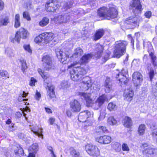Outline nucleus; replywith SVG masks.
Wrapping results in <instances>:
<instances>
[{
	"label": "nucleus",
	"mask_w": 157,
	"mask_h": 157,
	"mask_svg": "<svg viewBox=\"0 0 157 157\" xmlns=\"http://www.w3.org/2000/svg\"><path fill=\"white\" fill-rule=\"evenodd\" d=\"M75 63H74L68 66L69 68L74 67L70 72L71 78L74 81L80 82L83 86L88 89L92 85L90 78L89 77H83V75L86 73V71L80 66H76L77 64Z\"/></svg>",
	"instance_id": "f257e3e1"
},
{
	"label": "nucleus",
	"mask_w": 157,
	"mask_h": 157,
	"mask_svg": "<svg viewBox=\"0 0 157 157\" xmlns=\"http://www.w3.org/2000/svg\"><path fill=\"white\" fill-rule=\"evenodd\" d=\"M98 14L99 17L110 20L116 17L117 12L114 6L110 7L109 9L103 7L98 10Z\"/></svg>",
	"instance_id": "f03ea898"
},
{
	"label": "nucleus",
	"mask_w": 157,
	"mask_h": 157,
	"mask_svg": "<svg viewBox=\"0 0 157 157\" xmlns=\"http://www.w3.org/2000/svg\"><path fill=\"white\" fill-rule=\"evenodd\" d=\"M128 44V43L126 41L119 40L116 41L114 44V57L119 58L124 54L126 52V47Z\"/></svg>",
	"instance_id": "7ed1b4c3"
},
{
	"label": "nucleus",
	"mask_w": 157,
	"mask_h": 157,
	"mask_svg": "<svg viewBox=\"0 0 157 157\" xmlns=\"http://www.w3.org/2000/svg\"><path fill=\"white\" fill-rule=\"evenodd\" d=\"M141 148L143 149L142 152L144 157H151L157 152V149L153 146L146 143L143 144Z\"/></svg>",
	"instance_id": "20e7f679"
},
{
	"label": "nucleus",
	"mask_w": 157,
	"mask_h": 157,
	"mask_svg": "<svg viewBox=\"0 0 157 157\" xmlns=\"http://www.w3.org/2000/svg\"><path fill=\"white\" fill-rule=\"evenodd\" d=\"M143 45L144 48H146L149 53V56L151 59V62L154 67L156 66L157 62L156 56L152 52L153 48L150 42L147 41H144Z\"/></svg>",
	"instance_id": "39448f33"
},
{
	"label": "nucleus",
	"mask_w": 157,
	"mask_h": 157,
	"mask_svg": "<svg viewBox=\"0 0 157 157\" xmlns=\"http://www.w3.org/2000/svg\"><path fill=\"white\" fill-rule=\"evenodd\" d=\"M28 34V31L26 30L23 28H21L19 31L17 32L14 38H10L11 41L13 43H14L15 41H16L18 43H19L21 38L25 39L27 37Z\"/></svg>",
	"instance_id": "423d86ee"
},
{
	"label": "nucleus",
	"mask_w": 157,
	"mask_h": 157,
	"mask_svg": "<svg viewBox=\"0 0 157 157\" xmlns=\"http://www.w3.org/2000/svg\"><path fill=\"white\" fill-rule=\"evenodd\" d=\"M86 150L87 153L90 156L97 157L100 155L99 150L98 147L91 144H88L85 146Z\"/></svg>",
	"instance_id": "0eeeda50"
},
{
	"label": "nucleus",
	"mask_w": 157,
	"mask_h": 157,
	"mask_svg": "<svg viewBox=\"0 0 157 157\" xmlns=\"http://www.w3.org/2000/svg\"><path fill=\"white\" fill-rule=\"evenodd\" d=\"M130 6L132 7V12L135 15L140 13L143 10L140 0H133L131 2Z\"/></svg>",
	"instance_id": "6e6552de"
},
{
	"label": "nucleus",
	"mask_w": 157,
	"mask_h": 157,
	"mask_svg": "<svg viewBox=\"0 0 157 157\" xmlns=\"http://www.w3.org/2000/svg\"><path fill=\"white\" fill-rule=\"evenodd\" d=\"M60 3L55 0H49L46 4V10L48 11H54L59 7Z\"/></svg>",
	"instance_id": "1a4fd4ad"
},
{
	"label": "nucleus",
	"mask_w": 157,
	"mask_h": 157,
	"mask_svg": "<svg viewBox=\"0 0 157 157\" xmlns=\"http://www.w3.org/2000/svg\"><path fill=\"white\" fill-rule=\"evenodd\" d=\"M43 66L44 69L48 71L53 67L52 59L48 55H45L43 56L42 60Z\"/></svg>",
	"instance_id": "9d476101"
},
{
	"label": "nucleus",
	"mask_w": 157,
	"mask_h": 157,
	"mask_svg": "<svg viewBox=\"0 0 157 157\" xmlns=\"http://www.w3.org/2000/svg\"><path fill=\"white\" fill-rule=\"evenodd\" d=\"M127 73V70L126 69L123 68L121 72L117 75L116 78L122 84H126L128 80L126 76Z\"/></svg>",
	"instance_id": "9b49d317"
},
{
	"label": "nucleus",
	"mask_w": 157,
	"mask_h": 157,
	"mask_svg": "<svg viewBox=\"0 0 157 157\" xmlns=\"http://www.w3.org/2000/svg\"><path fill=\"white\" fill-rule=\"evenodd\" d=\"M71 111L74 113L79 112L81 109L80 103L77 100H74L71 101L70 103Z\"/></svg>",
	"instance_id": "f8f14e48"
},
{
	"label": "nucleus",
	"mask_w": 157,
	"mask_h": 157,
	"mask_svg": "<svg viewBox=\"0 0 157 157\" xmlns=\"http://www.w3.org/2000/svg\"><path fill=\"white\" fill-rule=\"evenodd\" d=\"M91 116L90 112L88 110L85 111L80 112L78 116V119L79 121L85 122L86 123L88 120H86L90 118Z\"/></svg>",
	"instance_id": "ddd939ff"
},
{
	"label": "nucleus",
	"mask_w": 157,
	"mask_h": 157,
	"mask_svg": "<svg viewBox=\"0 0 157 157\" xmlns=\"http://www.w3.org/2000/svg\"><path fill=\"white\" fill-rule=\"evenodd\" d=\"M56 56L58 59H61L60 61L62 63H63L69 57V54L68 52L63 53L59 49L56 50Z\"/></svg>",
	"instance_id": "4468645a"
},
{
	"label": "nucleus",
	"mask_w": 157,
	"mask_h": 157,
	"mask_svg": "<svg viewBox=\"0 0 157 157\" xmlns=\"http://www.w3.org/2000/svg\"><path fill=\"white\" fill-rule=\"evenodd\" d=\"M132 80L135 85L136 86L139 85L142 81V76L140 73L136 72L132 75Z\"/></svg>",
	"instance_id": "2eb2a0df"
},
{
	"label": "nucleus",
	"mask_w": 157,
	"mask_h": 157,
	"mask_svg": "<svg viewBox=\"0 0 157 157\" xmlns=\"http://www.w3.org/2000/svg\"><path fill=\"white\" fill-rule=\"evenodd\" d=\"M71 14L70 13H66L58 16L57 17L58 22L60 23H67L70 20Z\"/></svg>",
	"instance_id": "dca6fc26"
},
{
	"label": "nucleus",
	"mask_w": 157,
	"mask_h": 157,
	"mask_svg": "<svg viewBox=\"0 0 157 157\" xmlns=\"http://www.w3.org/2000/svg\"><path fill=\"white\" fill-rule=\"evenodd\" d=\"M96 140L97 141L101 144H108L111 142V138L109 136L105 135L97 137Z\"/></svg>",
	"instance_id": "f3484780"
},
{
	"label": "nucleus",
	"mask_w": 157,
	"mask_h": 157,
	"mask_svg": "<svg viewBox=\"0 0 157 157\" xmlns=\"http://www.w3.org/2000/svg\"><path fill=\"white\" fill-rule=\"evenodd\" d=\"M55 88L53 85H48L46 88L47 91V95L48 96V98L50 99L55 97Z\"/></svg>",
	"instance_id": "a211bd4d"
},
{
	"label": "nucleus",
	"mask_w": 157,
	"mask_h": 157,
	"mask_svg": "<svg viewBox=\"0 0 157 157\" xmlns=\"http://www.w3.org/2000/svg\"><path fill=\"white\" fill-rule=\"evenodd\" d=\"M93 56V55L92 53L85 54L80 60L81 64H85L88 63Z\"/></svg>",
	"instance_id": "6ab92c4d"
},
{
	"label": "nucleus",
	"mask_w": 157,
	"mask_h": 157,
	"mask_svg": "<svg viewBox=\"0 0 157 157\" xmlns=\"http://www.w3.org/2000/svg\"><path fill=\"white\" fill-rule=\"evenodd\" d=\"M133 95V93L132 89H126L124 92V99L129 101H131Z\"/></svg>",
	"instance_id": "aec40b11"
},
{
	"label": "nucleus",
	"mask_w": 157,
	"mask_h": 157,
	"mask_svg": "<svg viewBox=\"0 0 157 157\" xmlns=\"http://www.w3.org/2000/svg\"><path fill=\"white\" fill-rule=\"evenodd\" d=\"M105 91L106 93H109L112 89V82L110 78H107L104 84Z\"/></svg>",
	"instance_id": "412c9836"
},
{
	"label": "nucleus",
	"mask_w": 157,
	"mask_h": 157,
	"mask_svg": "<svg viewBox=\"0 0 157 157\" xmlns=\"http://www.w3.org/2000/svg\"><path fill=\"white\" fill-rule=\"evenodd\" d=\"M107 100L108 98L106 95L105 94H103L99 96L97 99L96 101V104H97L98 107H100L104 103L105 101Z\"/></svg>",
	"instance_id": "4be33fe9"
},
{
	"label": "nucleus",
	"mask_w": 157,
	"mask_h": 157,
	"mask_svg": "<svg viewBox=\"0 0 157 157\" xmlns=\"http://www.w3.org/2000/svg\"><path fill=\"white\" fill-rule=\"evenodd\" d=\"M54 35L52 33H49L46 36L44 35V43L49 42L52 41V42H55L56 41V38L54 36Z\"/></svg>",
	"instance_id": "5701e85b"
},
{
	"label": "nucleus",
	"mask_w": 157,
	"mask_h": 157,
	"mask_svg": "<svg viewBox=\"0 0 157 157\" xmlns=\"http://www.w3.org/2000/svg\"><path fill=\"white\" fill-rule=\"evenodd\" d=\"M79 95L82 99H84L88 103L90 104L92 102V99L91 98V94L85 93H80Z\"/></svg>",
	"instance_id": "b1692460"
},
{
	"label": "nucleus",
	"mask_w": 157,
	"mask_h": 157,
	"mask_svg": "<svg viewBox=\"0 0 157 157\" xmlns=\"http://www.w3.org/2000/svg\"><path fill=\"white\" fill-rule=\"evenodd\" d=\"M104 31L103 29H100L97 31L93 36V39L97 40L99 39L104 35Z\"/></svg>",
	"instance_id": "393cba45"
},
{
	"label": "nucleus",
	"mask_w": 157,
	"mask_h": 157,
	"mask_svg": "<svg viewBox=\"0 0 157 157\" xmlns=\"http://www.w3.org/2000/svg\"><path fill=\"white\" fill-rule=\"evenodd\" d=\"M96 54L95 55L96 57L99 58L102 55L104 50L103 46L100 44H98L96 46Z\"/></svg>",
	"instance_id": "a878e982"
},
{
	"label": "nucleus",
	"mask_w": 157,
	"mask_h": 157,
	"mask_svg": "<svg viewBox=\"0 0 157 157\" xmlns=\"http://www.w3.org/2000/svg\"><path fill=\"white\" fill-rule=\"evenodd\" d=\"M38 71L40 74L41 75L42 78L44 79V81L45 83H46L48 84V82H47V79H50V75L48 73L46 72H44L40 68L38 69Z\"/></svg>",
	"instance_id": "bb28decb"
},
{
	"label": "nucleus",
	"mask_w": 157,
	"mask_h": 157,
	"mask_svg": "<svg viewBox=\"0 0 157 157\" xmlns=\"http://www.w3.org/2000/svg\"><path fill=\"white\" fill-rule=\"evenodd\" d=\"M123 125L124 127L130 128L132 125V121L130 118L125 117L123 120Z\"/></svg>",
	"instance_id": "cd10ccee"
},
{
	"label": "nucleus",
	"mask_w": 157,
	"mask_h": 157,
	"mask_svg": "<svg viewBox=\"0 0 157 157\" xmlns=\"http://www.w3.org/2000/svg\"><path fill=\"white\" fill-rule=\"evenodd\" d=\"M70 155L72 157H80V154L78 151L75 150L73 147H71L70 149Z\"/></svg>",
	"instance_id": "c85d7f7f"
},
{
	"label": "nucleus",
	"mask_w": 157,
	"mask_h": 157,
	"mask_svg": "<svg viewBox=\"0 0 157 157\" xmlns=\"http://www.w3.org/2000/svg\"><path fill=\"white\" fill-rule=\"evenodd\" d=\"M17 149L14 150V152L18 156H21L23 155L24 151L23 149L19 145L17 146Z\"/></svg>",
	"instance_id": "c756f323"
},
{
	"label": "nucleus",
	"mask_w": 157,
	"mask_h": 157,
	"mask_svg": "<svg viewBox=\"0 0 157 157\" xmlns=\"http://www.w3.org/2000/svg\"><path fill=\"white\" fill-rule=\"evenodd\" d=\"M83 53L82 49L80 48H77L75 50V53L73 54L72 57L76 58L81 56Z\"/></svg>",
	"instance_id": "7c9ffc66"
},
{
	"label": "nucleus",
	"mask_w": 157,
	"mask_h": 157,
	"mask_svg": "<svg viewBox=\"0 0 157 157\" xmlns=\"http://www.w3.org/2000/svg\"><path fill=\"white\" fill-rule=\"evenodd\" d=\"M125 22L126 24L129 25L136 24L137 23V18L136 17H130L126 20Z\"/></svg>",
	"instance_id": "2f4dec72"
},
{
	"label": "nucleus",
	"mask_w": 157,
	"mask_h": 157,
	"mask_svg": "<svg viewBox=\"0 0 157 157\" xmlns=\"http://www.w3.org/2000/svg\"><path fill=\"white\" fill-rule=\"evenodd\" d=\"M28 93H25V91H21L20 92L18 98V100L19 101H27L28 99H24L28 95Z\"/></svg>",
	"instance_id": "473e14b6"
},
{
	"label": "nucleus",
	"mask_w": 157,
	"mask_h": 157,
	"mask_svg": "<svg viewBox=\"0 0 157 157\" xmlns=\"http://www.w3.org/2000/svg\"><path fill=\"white\" fill-rule=\"evenodd\" d=\"M44 34L43 33L36 37L34 41L36 43L40 44L42 42L44 43Z\"/></svg>",
	"instance_id": "72a5a7b5"
},
{
	"label": "nucleus",
	"mask_w": 157,
	"mask_h": 157,
	"mask_svg": "<svg viewBox=\"0 0 157 157\" xmlns=\"http://www.w3.org/2000/svg\"><path fill=\"white\" fill-rule=\"evenodd\" d=\"M20 15L17 14L15 17L14 26L15 28H17L20 26Z\"/></svg>",
	"instance_id": "f704fd0d"
},
{
	"label": "nucleus",
	"mask_w": 157,
	"mask_h": 157,
	"mask_svg": "<svg viewBox=\"0 0 157 157\" xmlns=\"http://www.w3.org/2000/svg\"><path fill=\"white\" fill-rule=\"evenodd\" d=\"M49 23V19L47 17H43L42 20L39 22V24L41 27L46 26Z\"/></svg>",
	"instance_id": "c9c22d12"
},
{
	"label": "nucleus",
	"mask_w": 157,
	"mask_h": 157,
	"mask_svg": "<svg viewBox=\"0 0 157 157\" xmlns=\"http://www.w3.org/2000/svg\"><path fill=\"white\" fill-rule=\"evenodd\" d=\"M10 23V20L8 16H6L2 18L0 20V23L1 26H6Z\"/></svg>",
	"instance_id": "e433bc0d"
},
{
	"label": "nucleus",
	"mask_w": 157,
	"mask_h": 157,
	"mask_svg": "<svg viewBox=\"0 0 157 157\" xmlns=\"http://www.w3.org/2000/svg\"><path fill=\"white\" fill-rule=\"evenodd\" d=\"M38 144L36 143H34L29 147V152L36 153L38 151Z\"/></svg>",
	"instance_id": "4c0bfd02"
},
{
	"label": "nucleus",
	"mask_w": 157,
	"mask_h": 157,
	"mask_svg": "<svg viewBox=\"0 0 157 157\" xmlns=\"http://www.w3.org/2000/svg\"><path fill=\"white\" fill-rule=\"evenodd\" d=\"M107 122L110 125H114L117 123V121L113 117L110 116L108 118Z\"/></svg>",
	"instance_id": "58836bf2"
},
{
	"label": "nucleus",
	"mask_w": 157,
	"mask_h": 157,
	"mask_svg": "<svg viewBox=\"0 0 157 157\" xmlns=\"http://www.w3.org/2000/svg\"><path fill=\"white\" fill-rule=\"evenodd\" d=\"M146 127L145 125L141 124L140 125L138 129V133L140 135H142L144 134Z\"/></svg>",
	"instance_id": "ea45409f"
},
{
	"label": "nucleus",
	"mask_w": 157,
	"mask_h": 157,
	"mask_svg": "<svg viewBox=\"0 0 157 157\" xmlns=\"http://www.w3.org/2000/svg\"><path fill=\"white\" fill-rule=\"evenodd\" d=\"M0 75L3 79H6L9 78V74L6 71L0 70Z\"/></svg>",
	"instance_id": "a19ab883"
},
{
	"label": "nucleus",
	"mask_w": 157,
	"mask_h": 157,
	"mask_svg": "<svg viewBox=\"0 0 157 157\" xmlns=\"http://www.w3.org/2000/svg\"><path fill=\"white\" fill-rule=\"evenodd\" d=\"M107 130L105 127L103 126H99L98 127L96 128V132H98L105 133L107 132Z\"/></svg>",
	"instance_id": "79ce46f5"
},
{
	"label": "nucleus",
	"mask_w": 157,
	"mask_h": 157,
	"mask_svg": "<svg viewBox=\"0 0 157 157\" xmlns=\"http://www.w3.org/2000/svg\"><path fill=\"white\" fill-rule=\"evenodd\" d=\"M117 105L113 102H110L108 105V109L110 111L115 110L117 109Z\"/></svg>",
	"instance_id": "37998d69"
},
{
	"label": "nucleus",
	"mask_w": 157,
	"mask_h": 157,
	"mask_svg": "<svg viewBox=\"0 0 157 157\" xmlns=\"http://www.w3.org/2000/svg\"><path fill=\"white\" fill-rule=\"evenodd\" d=\"M61 87L63 89H65L69 87L70 85L67 81H63L61 83Z\"/></svg>",
	"instance_id": "c03bdc74"
},
{
	"label": "nucleus",
	"mask_w": 157,
	"mask_h": 157,
	"mask_svg": "<svg viewBox=\"0 0 157 157\" xmlns=\"http://www.w3.org/2000/svg\"><path fill=\"white\" fill-rule=\"evenodd\" d=\"M42 128H40L37 131H34L33 130H32V131L35 135L38 136L39 137L43 139V135L42 133Z\"/></svg>",
	"instance_id": "a18cd8bd"
},
{
	"label": "nucleus",
	"mask_w": 157,
	"mask_h": 157,
	"mask_svg": "<svg viewBox=\"0 0 157 157\" xmlns=\"http://www.w3.org/2000/svg\"><path fill=\"white\" fill-rule=\"evenodd\" d=\"M20 62L21 63L22 70L23 72H24L27 68V66L26 65L25 61L24 60H20Z\"/></svg>",
	"instance_id": "49530a36"
},
{
	"label": "nucleus",
	"mask_w": 157,
	"mask_h": 157,
	"mask_svg": "<svg viewBox=\"0 0 157 157\" xmlns=\"http://www.w3.org/2000/svg\"><path fill=\"white\" fill-rule=\"evenodd\" d=\"M73 1H69L66 2L64 5V8L67 9L71 7L73 5Z\"/></svg>",
	"instance_id": "de8ad7c7"
},
{
	"label": "nucleus",
	"mask_w": 157,
	"mask_h": 157,
	"mask_svg": "<svg viewBox=\"0 0 157 157\" xmlns=\"http://www.w3.org/2000/svg\"><path fill=\"white\" fill-rule=\"evenodd\" d=\"M23 17L24 18L26 19L27 21H30L31 20V19L28 12H23Z\"/></svg>",
	"instance_id": "09e8293b"
},
{
	"label": "nucleus",
	"mask_w": 157,
	"mask_h": 157,
	"mask_svg": "<svg viewBox=\"0 0 157 157\" xmlns=\"http://www.w3.org/2000/svg\"><path fill=\"white\" fill-rule=\"evenodd\" d=\"M122 149L124 151L128 152L129 151V148L128 144L125 143H123L122 145Z\"/></svg>",
	"instance_id": "8fccbe9b"
},
{
	"label": "nucleus",
	"mask_w": 157,
	"mask_h": 157,
	"mask_svg": "<svg viewBox=\"0 0 157 157\" xmlns=\"http://www.w3.org/2000/svg\"><path fill=\"white\" fill-rule=\"evenodd\" d=\"M149 75L150 80L151 81L155 75V71L153 69H150V71L149 72Z\"/></svg>",
	"instance_id": "3c124183"
},
{
	"label": "nucleus",
	"mask_w": 157,
	"mask_h": 157,
	"mask_svg": "<svg viewBox=\"0 0 157 157\" xmlns=\"http://www.w3.org/2000/svg\"><path fill=\"white\" fill-rule=\"evenodd\" d=\"M152 135L154 139H155L157 142V128L153 129Z\"/></svg>",
	"instance_id": "603ef678"
},
{
	"label": "nucleus",
	"mask_w": 157,
	"mask_h": 157,
	"mask_svg": "<svg viewBox=\"0 0 157 157\" xmlns=\"http://www.w3.org/2000/svg\"><path fill=\"white\" fill-rule=\"evenodd\" d=\"M112 147L113 149L117 151L120 147V145L118 143H115L112 145Z\"/></svg>",
	"instance_id": "864d4df0"
},
{
	"label": "nucleus",
	"mask_w": 157,
	"mask_h": 157,
	"mask_svg": "<svg viewBox=\"0 0 157 157\" xmlns=\"http://www.w3.org/2000/svg\"><path fill=\"white\" fill-rule=\"evenodd\" d=\"M24 49L28 52L31 53L32 52V50L30 49V46L29 45H25L23 46Z\"/></svg>",
	"instance_id": "5fc2aeb1"
},
{
	"label": "nucleus",
	"mask_w": 157,
	"mask_h": 157,
	"mask_svg": "<svg viewBox=\"0 0 157 157\" xmlns=\"http://www.w3.org/2000/svg\"><path fill=\"white\" fill-rule=\"evenodd\" d=\"M152 13L151 11H147L144 13L145 17L148 18H150L151 16Z\"/></svg>",
	"instance_id": "6e6d98bb"
},
{
	"label": "nucleus",
	"mask_w": 157,
	"mask_h": 157,
	"mask_svg": "<svg viewBox=\"0 0 157 157\" xmlns=\"http://www.w3.org/2000/svg\"><path fill=\"white\" fill-rule=\"evenodd\" d=\"M47 148L51 152V153L52 155V156L53 157H56V155L54 153L52 147L50 146H48Z\"/></svg>",
	"instance_id": "4d7b16f0"
},
{
	"label": "nucleus",
	"mask_w": 157,
	"mask_h": 157,
	"mask_svg": "<svg viewBox=\"0 0 157 157\" xmlns=\"http://www.w3.org/2000/svg\"><path fill=\"white\" fill-rule=\"evenodd\" d=\"M6 124H11V125L9 127L11 128H13L14 124L13 123H11V121L10 120V119H8V120L6 121Z\"/></svg>",
	"instance_id": "13d9d810"
},
{
	"label": "nucleus",
	"mask_w": 157,
	"mask_h": 157,
	"mask_svg": "<svg viewBox=\"0 0 157 157\" xmlns=\"http://www.w3.org/2000/svg\"><path fill=\"white\" fill-rule=\"evenodd\" d=\"M36 82V80L35 79H34L33 78H32L30 82V85L32 86H34L35 85V83Z\"/></svg>",
	"instance_id": "bf43d9fd"
},
{
	"label": "nucleus",
	"mask_w": 157,
	"mask_h": 157,
	"mask_svg": "<svg viewBox=\"0 0 157 157\" xmlns=\"http://www.w3.org/2000/svg\"><path fill=\"white\" fill-rule=\"evenodd\" d=\"M35 97L36 99V100H39L40 98L41 97V94L40 92H38L37 90H36V94L35 95Z\"/></svg>",
	"instance_id": "052dcab7"
},
{
	"label": "nucleus",
	"mask_w": 157,
	"mask_h": 157,
	"mask_svg": "<svg viewBox=\"0 0 157 157\" xmlns=\"http://www.w3.org/2000/svg\"><path fill=\"white\" fill-rule=\"evenodd\" d=\"M4 6V3L2 0L0 2V10H2L3 9Z\"/></svg>",
	"instance_id": "680f3d73"
},
{
	"label": "nucleus",
	"mask_w": 157,
	"mask_h": 157,
	"mask_svg": "<svg viewBox=\"0 0 157 157\" xmlns=\"http://www.w3.org/2000/svg\"><path fill=\"white\" fill-rule=\"evenodd\" d=\"M55 121V119L51 117L49 119V122L51 124H53Z\"/></svg>",
	"instance_id": "e2e57ef3"
},
{
	"label": "nucleus",
	"mask_w": 157,
	"mask_h": 157,
	"mask_svg": "<svg viewBox=\"0 0 157 157\" xmlns=\"http://www.w3.org/2000/svg\"><path fill=\"white\" fill-rule=\"evenodd\" d=\"M79 12L78 13V14H79L81 15H82V14H85L86 13L85 12L84 10L82 9H80L79 10Z\"/></svg>",
	"instance_id": "0e129e2a"
},
{
	"label": "nucleus",
	"mask_w": 157,
	"mask_h": 157,
	"mask_svg": "<svg viewBox=\"0 0 157 157\" xmlns=\"http://www.w3.org/2000/svg\"><path fill=\"white\" fill-rule=\"evenodd\" d=\"M89 120L88 122L86 123V126H90L92 124V122L90 120V119H88Z\"/></svg>",
	"instance_id": "69168bd1"
},
{
	"label": "nucleus",
	"mask_w": 157,
	"mask_h": 157,
	"mask_svg": "<svg viewBox=\"0 0 157 157\" xmlns=\"http://www.w3.org/2000/svg\"><path fill=\"white\" fill-rule=\"evenodd\" d=\"M35 153L30 152L28 157H35Z\"/></svg>",
	"instance_id": "338daca9"
},
{
	"label": "nucleus",
	"mask_w": 157,
	"mask_h": 157,
	"mask_svg": "<svg viewBox=\"0 0 157 157\" xmlns=\"http://www.w3.org/2000/svg\"><path fill=\"white\" fill-rule=\"evenodd\" d=\"M154 95L157 98V83L156 84L155 90L154 92Z\"/></svg>",
	"instance_id": "774afa93"
}]
</instances>
